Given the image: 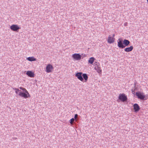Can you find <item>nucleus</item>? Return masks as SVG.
Wrapping results in <instances>:
<instances>
[{"instance_id":"1","label":"nucleus","mask_w":148,"mask_h":148,"mask_svg":"<svg viewBox=\"0 0 148 148\" xmlns=\"http://www.w3.org/2000/svg\"><path fill=\"white\" fill-rule=\"evenodd\" d=\"M19 88L22 90V91L20 90L18 88H14V89L15 90V93L16 94L25 98L30 97V94L25 88L22 87H20Z\"/></svg>"},{"instance_id":"2","label":"nucleus","mask_w":148,"mask_h":148,"mask_svg":"<svg viewBox=\"0 0 148 148\" xmlns=\"http://www.w3.org/2000/svg\"><path fill=\"white\" fill-rule=\"evenodd\" d=\"M117 43L118 47L120 48L123 49L128 45L130 42L126 39L123 40L122 38H119L117 40Z\"/></svg>"},{"instance_id":"3","label":"nucleus","mask_w":148,"mask_h":148,"mask_svg":"<svg viewBox=\"0 0 148 148\" xmlns=\"http://www.w3.org/2000/svg\"><path fill=\"white\" fill-rule=\"evenodd\" d=\"M136 95L137 97L138 98L142 101H144L147 99V98L145 95H143V92H136Z\"/></svg>"},{"instance_id":"4","label":"nucleus","mask_w":148,"mask_h":148,"mask_svg":"<svg viewBox=\"0 0 148 148\" xmlns=\"http://www.w3.org/2000/svg\"><path fill=\"white\" fill-rule=\"evenodd\" d=\"M127 96L124 93H120L119 95L118 100L124 102L127 101Z\"/></svg>"},{"instance_id":"5","label":"nucleus","mask_w":148,"mask_h":148,"mask_svg":"<svg viewBox=\"0 0 148 148\" xmlns=\"http://www.w3.org/2000/svg\"><path fill=\"white\" fill-rule=\"evenodd\" d=\"M72 58L74 60H79L81 59V55L79 53H75L72 55Z\"/></svg>"},{"instance_id":"6","label":"nucleus","mask_w":148,"mask_h":148,"mask_svg":"<svg viewBox=\"0 0 148 148\" xmlns=\"http://www.w3.org/2000/svg\"><path fill=\"white\" fill-rule=\"evenodd\" d=\"M10 29L13 31L16 32L20 28L18 25H17L13 24L10 27Z\"/></svg>"},{"instance_id":"7","label":"nucleus","mask_w":148,"mask_h":148,"mask_svg":"<svg viewBox=\"0 0 148 148\" xmlns=\"http://www.w3.org/2000/svg\"><path fill=\"white\" fill-rule=\"evenodd\" d=\"M115 34H114L112 36H111L110 35H109L108 37L107 41L110 44H111L113 43L114 42L115 38L114 37Z\"/></svg>"},{"instance_id":"8","label":"nucleus","mask_w":148,"mask_h":148,"mask_svg":"<svg viewBox=\"0 0 148 148\" xmlns=\"http://www.w3.org/2000/svg\"><path fill=\"white\" fill-rule=\"evenodd\" d=\"M133 112L137 113L140 109V108L138 105L137 103H134L133 105Z\"/></svg>"},{"instance_id":"9","label":"nucleus","mask_w":148,"mask_h":148,"mask_svg":"<svg viewBox=\"0 0 148 148\" xmlns=\"http://www.w3.org/2000/svg\"><path fill=\"white\" fill-rule=\"evenodd\" d=\"M82 72H78L76 73L75 76L82 82H83L84 79L82 77Z\"/></svg>"},{"instance_id":"10","label":"nucleus","mask_w":148,"mask_h":148,"mask_svg":"<svg viewBox=\"0 0 148 148\" xmlns=\"http://www.w3.org/2000/svg\"><path fill=\"white\" fill-rule=\"evenodd\" d=\"M53 69L52 65H47L46 67V71L47 73L51 72L53 70Z\"/></svg>"},{"instance_id":"11","label":"nucleus","mask_w":148,"mask_h":148,"mask_svg":"<svg viewBox=\"0 0 148 148\" xmlns=\"http://www.w3.org/2000/svg\"><path fill=\"white\" fill-rule=\"evenodd\" d=\"M26 75L30 77H34L35 74L34 73L31 71H28L26 73Z\"/></svg>"},{"instance_id":"12","label":"nucleus","mask_w":148,"mask_h":148,"mask_svg":"<svg viewBox=\"0 0 148 148\" xmlns=\"http://www.w3.org/2000/svg\"><path fill=\"white\" fill-rule=\"evenodd\" d=\"M95 69L99 73V75L101 74L102 70L100 67L99 65H96V66L95 67Z\"/></svg>"},{"instance_id":"13","label":"nucleus","mask_w":148,"mask_h":148,"mask_svg":"<svg viewBox=\"0 0 148 148\" xmlns=\"http://www.w3.org/2000/svg\"><path fill=\"white\" fill-rule=\"evenodd\" d=\"M27 60L29 61L32 62L36 60V59L33 57H29L27 58Z\"/></svg>"},{"instance_id":"14","label":"nucleus","mask_w":148,"mask_h":148,"mask_svg":"<svg viewBox=\"0 0 148 148\" xmlns=\"http://www.w3.org/2000/svg\"><path fill=\"white\" fill-rule=\"evenodd\" d=\"M95 59L94 57H91L89 58L88 61L89 63L90 64H92Z\"/></svg>"},{"instance_id":"15","label":"nucleus","mask_w":148,"mask_h":148,"mask_svg":"<svg viewBox=\"0 0 148 148\" xmlns=\"http://www.w3.org/2000/svg\"><path fill=\"white\" fill-rule=\"evenodd\" d=\"M82 76L84 79V82H86L87 81L88 78L87 75L86 73H83L82 74Z\"/></svg>"},{"instance_id":"16","label":"nucleus","mask_w":148,"mask_h":148,"mask_svg":"<svg viewBox=\"0 0 148 148\" xmlns=\"http://www.w3.org/2000/svg\"><path fill=\"white\" fill-rule=\"evenodd\" d=\"M81 55V58H84L86 57V55L84 53H82Z\"/></svg>"},{"instance_id":"17","label":"nucleus","mask_w":148,"mask_h":148,"mask_svg":"<svg viewBox=\"0 0 148 148\" xmlns=\"http://www.w3.org/2000/svg\"><path fill=\"white\" fill-rule=\"evenodd\" d=\"M74 121V118H72L70 120V123L71 124H72Z\"/></svg>"},{"instance_id":"18","label":"nucleus","mask_w":148,"mask_h":148,"mask_svg":"<svg viewBox=\"0 0 148 148\" xmlns=\"http://www.w3.org/2000/svg\"><path fill=\"white\" fill-rule=\"evenodd\" d=\"M125 51H127V52L130 51V47H128V48H125Z\"/></svg>"},{"instance_id":"19","label":"nucleus","mask_w":148,"mask_h":148,"mask_svg":"<svg viewBox=\"0 0 148 148\" xmlns=\"http://www.w3.org/2000/svg\"><path fill=\"white\" fill-rule=\"evenodd\" d=\"M135 89H134V90H133V89H132V90H131L132 93V94H133L134 95H135V92H134Z\"/></svg>"},{"instance_id":"20","label":"nucleus","mask_w":148,"mask_h":148,"mask_svg":"<svg viewBox=\"0 0 148 148\" xmlns=\"http://www.w3.org/2000/svg\"><path fill=\"white\" fill-rule=\"evenodd\" d=\"M77 116H78V115L77 114H75V116H74V119H76L77 118Z\"/></svg>"},{"instance_id":"21","label":"nucleus","mask_w":148,"mask_h":148,"mask_svg":"<svg viewBox=\"0 0 148 148\" xmlns=\"http://www.w3.org/2000/svg\"><path fill=\"white\" fill-rule=\"evenodd\" d=\"M133 49V47L132 46H130V51H132Z\"/></svg>"},{"instance_id":"22","label":"nucleus","mask_w":148,"mask_h":148,"mask_svg":"<svg viewBox=\"0 0 148 148\" xmlns=\"http://www.w3.org/2000/svg\"><path fill=\"white\" fill-rule=\"evenodd\" d=\"M134 85H135L134 87H135V88H136V86H135V84H134Z\"/></svg>"}]
</instances>
